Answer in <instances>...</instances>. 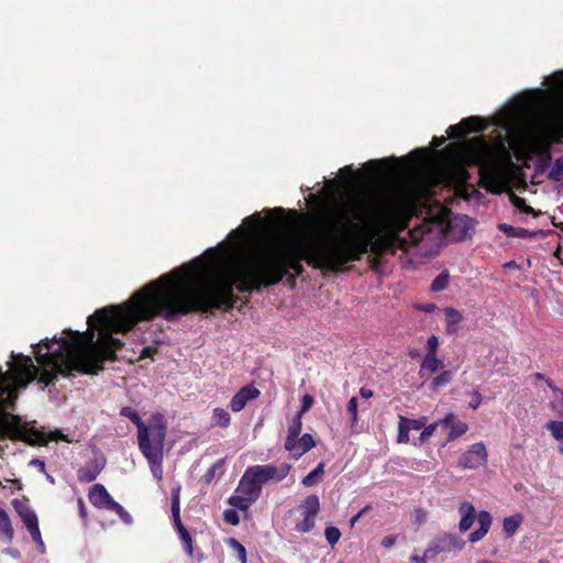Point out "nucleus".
Returning a JSON list of instances; mask_svg holds the SVG:
<instances>
[{"mask_svg":"<svg viewBox=\"0 0 563 563\" xmlns=\"http://www.w3.org/2000/svg\"><path fill=\"white\" fill-rule=\"evenodd\" d=\"M371 173V186L357 197L338 208L327 220L319 240H290L276 250H266L256 242L257 220L245 218L247 231L234 230L229 243L209 249L192 262L148 283L132 298L119 306L102 308L88 317L92 332L65 330L66 336L44 339L32 345L42 367L38 383L45 388L58 375H97L103 362L115 357L122 346L113 333H126L142 320L163 317L175 320L189 311L232 308L236 301L234 288L251 292L262 285H274L284 278L288 268L297 269L299 261L318 268L336 271L354 261L367 239L390 228V180L386 161L372 159L365 165ZM10 371L0 368V408H13L18 390L24 389L38 375L32 358L12 355Z\"/></svg>","mask_w":563,"mask_h":563,"instance_id":"f257e3e1","label":"nucleus"},{"mask_svg":"<svg viewBox=\"0 0 563 563\" xmlns=\"http://www.w3.org/2000/svg\"><path fill=\"white\" fill-rule=\"evenodd\" d=\"M550 90L538 89L522 111L511 110V139L530 132L563 133V70L547 78Z\"/></svg>","mask_w":563,"mask_h":563,"instance_id":"f03ea898","label":"nucleus"},{"mask_svg":"<svg viewBox=\"0 0 563 563\" xmlns=\"http://www.w3.org/2000/svg\"><path fill=\"white\" fill-rule=\"evenodd\" d=\"M472 225V219L467 216L450 214L441 211L435 217L423 219L413 225L402 238L404 245L420 246L423 252L439 246L445 235L461 241L466 238Z\"/></svg>","mask_w":563,"mask_h":563,"instance_id":"7ed1b4c3","label":"nucleus"},{"mask_svg":"<svg viewBox=\"0 0 563 563\" xmlns=\"http://www.w3.org/2000/svg\"><path fill=\"white\" fill-rule=\"evenodd\" d=\"M457 512L460 515L459 530L461 532H466L473 526L475 519L477 518L479 528L470 533L468 541L471 543H476L481 541L488 532L493 519L488 511L482 510L476 514L475 507L468 501H462L457 508Z\"/></svg>","mask_w":563,"mask_h":563,"instance_id":"20e7f679","label":"nucleus"},{"mask_svg":"<svg viewBox=\"0 0 563 563\" xmlns=\"http://www.w3.org/2000/svg\"><path fill=\"white\" fill-rule=\"evenodd\" d=\"M257 477V481L262 483V485L266 484L269 481L280 482L283 481L290 471V464L280 463L276 464H264V465H255L251 466Z\"/></svg>","mask_w":563,"mask_h":563,"instance_id":"39448f33","label":"nucleus"},{"mask_svg":"<svg viewBox=\"0 0 563 563\" xmlns=\"http://www.w3.org/2000/svg\"><path fill=\"white\" fill-rule=\"evenodd\" d=\"M487 463V450L483 442L472 444L460 457L459 466L474 470Z\"/></svg>","mask_w":563,"mask_h":563,"instance_id":"423d86ee","label":"nucleus"},{"mask_svg":"<svg viewBox=\"0 0 563 563\" xmlns=\"http://www.w3.org/2000/svg\"><path fill=\"white\" fill-rule=\"evenodd\" d=\"M7 428L11 438L29 444H35L41 439V434L36 430L29 428L26 423H23L18 416L11 417Z\"/></svg>","mask_w":563,"mask_h":563,"instance_id":"0eeeda50","label":"nucleus"},{"mask_svg":"<svg viewBox=\"0 0 563 563\" xmlns=\"http://www.w3.org/2000/svg\"><path fill=\"white\" fill-rule=\"evenodd\" d=\"M486 125L481 118L471 117L456 125H451L448 133L452 139H461L468 133L484 131Z\"/></svg>","mask_w":563,"mask_h":563,"instance_id":"6e6552de","label":"nucleus"},{"mask_svg":"<svg viewBox=\"0 0 563 563\" xmlns=\"http://www.w3.org/2000/svg\"><path fill=\"white\" fill-rule=\"evenodd\" d=\"M262 483L257 481L252 467H249L242 476L236 493L252 497L256 500L262 493Z\"/></svg>","mask_w":563,"mask_h":563,"instance_id":"1a4fd4ad","label":"nucleus"},{"mask_svg":"<svg viewBox=\"0 0 563 563\" xmlns=\"http://www.w3.org/2000/svg\"><path fill=\"white\" fill-rule=\"evenodd\" d=\"M261 391L252 384L242 387L231 399L230 408L233 412H240L249 401L260 397Z\"/></svg>","mask_w":563,"mask_h":563,"instance_id":"9d476101","label":"nucleus"},{"mask_svg":"<svg viewBox=\"0 0 563 563\" xmlns=\"http://www.w3.org/2000/svg\"><path fill=\"white\" fill-rule=\"evenodd\" d=\"M398 422V442L399 443H408L409 442V432L417 431L424 427L427 423V418L422 417L420 419H409L404 416H399Z\"/></svg>","mask_w":563,"mask_h":563,"instance_id":"9b49d317","label":"nucleus"},{"mask_svg":"<svg viewBox=\"0 0 563 563\" xmlns=\"http://www.w3.org/2000/svg\"><path fill=\"white\" fill-rule=\"evenodd\" d=\"M90 503L101 509L110 510V507L114 504V499L110 496L103 485L95 484L89 492Z\"/></svg>","mask_w":563,"mask_h":563,"instance_id":"f8f14e48","label":"nucleus"},{"mask_svg":"<svg viewBox=\"0 0 563 563\" xmlns=\"http://www.w3.org/2000/svg\"><path fill=\"white\" fill-rule=\"evenodd\" d=\"M12 505L27 530L38 525L36 514L31 509L25 500L13 499Z\"/></svg>","mask_w":563,"mask_h":563,"instance_id":"ddd939ff","label":"nucleus"},{"mask_svg":"<svg viewBox=\"0 0 563 563\" xmlns=\"http://www.w3.org/2000/svg\"><path fill=\"white\" fill-rule=\"evenodd\" d=\"M137 443H139L140 451L146 459H151L152 454H157L159 456H163L164 443H159L156 445V443L152 439H147V435L145 434V430H143L142 432H139Z\"/></svg>","mask_w":563,"mask_h":563,"instance_id":"4468645a","label":"nucleus"},{"mask_svg":"<svg viewBox=\"0 0 563 563\" xmlns=\"http://www.w3.org/2000/svg\"><path fill=\"white\" fill-rule=\"evenodd\" d=\"M440 423L445 428H450L449 440L459 438L467 431V424L456 420L453 413H448L440 420Z\"/></svg>","mask_w":563,"mask_h":563,"instance_id":"2eb2a0df","label":"nucleus"},{"mask_svg":"<svg viewBox=\"0 0 563 563\" xmlns=\"http://www.w3.org/2000/svg\"><path fill=\"white\" fill-rule=\"evenodd\" d=\"M294 448L288 450L294 459H299L310 449H312L316 443L311 434L305 433L301 438H295L292 440Z\"/></svg>","mask_w":563,"mask_h":563,"instance_id":"dca6fc26","label":"nucleus"},{"mask_svg":"<svg viewBox=\"0 0 563 563\" xmlns=\"http://www.w3.org/2000/svg\"><path fill=\"white\" fill-rule=\"evenodd\" d=\"M145 434L147 435V439H152L156 445L164 443L166 426L161 421V419H155L148 426L145 424Z\"/></svg>","mask_w":563,"mask_h":563,"instance_id":"f3484780","label":"nucleus"},{"mask_svg":"<svg viewBox=\"0 0 563 563\" xmlns=\"http://www.w3.org/2000/svg\"><path fill=\"white\" fill-rule=\"evenodd\" d=\"M443 366V361L438 358L437 355H424L420 365L419 376L424 377L427 373L434 374L442 369Z\"/></svg>","mask_w":563,"mask_h":563,"instance_id":"a211bd4d","label":"nucleus"},{"mask_svg":"<svg viewBox=\"0 0 563 563\" xmlns=\"http://www.w3.org/2000/svg\"><path fill=\"white\" fill-rule=\"evenodd\" d=\"M301 417H302L301 412H298L296 415V417H294V419L289 423L288 434H287V438L285 441L286 450H291L294 448L292 440L295 438H298L301 432V428H302Z\"/></svg>","mask_w":563,"mask_h":563,"instance_id":"6ab92c4d","label":"nucleus"},{"mask_svg":"<svg viewBox=\"0 0 563 563\" xmlns=\"http://www.w3.org/2000/svg\"><path fill=\"white\" fill-rule=\"evenodd\" d=\"M498 229L499 231H501L503 233L510 238L532 239L537 235L536 232H531L519 227H512L507 223L498 224Z\"/></svg>","mask_w":563,"mask_h":563,"instance_id":"aec40b11","label":"nucleus"},{"mask_svg":"<svg viewBox=\"0 0 563 563\" xmlns=\"http://www.w3.org/2000/svg\"><path fill=\"white\" fill-rule=\"evenodd\" d=\"M179 490H180V487H177V488L173 489V492H172V517H173L174 526H175L177 532H179V530H181V528H185L180 520Z\"/></svg>","mask_w":563,"mask_h":563,"instance_id":"412c9836","label":"nucleus"},{"mask_svg":"<svg viewBox=\"0 0 563 563\" xmlns=\"http://www.w3.org/2000/svg\"><path fill=\"white\" fill-rule=\"evenodd\" d=\"M444 317L446 322V331L452 333L456 331V325L462 321V314L452 307L444 309Z\"/></svg>","mask_w":563,"mask_h":563,"instance_id":"4be33fe9","label":"nucleus"},{"mask_svg":"<svg viewBox=\"0 0 563 563\" xmlns=\"http://www.w3.org/2000/svg\"><path fill=\"white\" fill-rule=\"evenodd\" d=\"M426 551L427 558H430L431 560H433L441 552H449L441 534L428 544Z\"/></svg>","mask_w":563,"mask_h":563,"instance_id":"5701e85b","label":"nucleus"},{"mask_svg":"<svg viewBox=\"0 0 563 563\" xmlns=\"http://www.w3.org/2000/svg\"><path fill=\"white\" fill-rule=\"evenodd\" d=\"M302 508V515L313 516L316 517L319 508L320 503L317 495H309L301 504Z\"/></svg>","mask_w":563,"mask_h":563,"instance_id":"b1692460","label":"nucleus"},{"mask_svg":"<svg viewBox=\"0 0 563 563\" xmlns=\"http://www.w3.org/2000/svg\"><path fill=\"white\" fill-rule=\"evenodd\" d=\"M231 422L230 413L223 408H214L212 411V423L221 428H228Z\"/></svg>","mask_w":563,"mask_h":563,"instance_id":"393cba45","label":"nucleus"},{"mask_svg":"<svg viewBox=\"0 0 563 563\" xmlns=\"http://www.w3.org/2000/svg\"><path fill=\"white\" fill-rule=\"evenodd\" d=\"M254 501L255 500H253L252 497H249L243 494L234 495L229 498V504L232 507L243 511L247 510Z\"/></svg>","mask_w":563,"mask_h":563,"instance_id":"a878e982","label":"nucleus"},{"mask_svg":"<svg viewBox=\"0 0 563 563\" xmlns=\"http://www.w3.org/2000/svg\"><path fill=\"white\" fill-rule=\"evenodd\" d=\"M151 473L154 476L155 479L162 481L163 478V456H159L157 454H152L151 459H146Z\"/></svg>","mask_w":563,"mask_h":563,"instance_id":"bb28decb","label":"nucleus"},{"mask_svg":"<svg viewBox=\"0 0 563 563\" xmlns=\"http://www.w3.org/2000/svg\"><path fill=\"white\" fill-rule=\"evenodd\" d=\"M324 473V464L319 463L317 467L310 472L308 475H306L301 483L306 487H311L317 484L318 478Z\"/></svg>","mask_w":563,"mask_h":563,"instance_id":"cd10ccee","label":"nucleus"},{"mask_svg":"<svg viewBox=\"0 0 563 563\" xmlns=\"http://www.w3.org/2000/svg\"><path fill=\"white\" fill-rule=\"evenodd\" d=\"M453 376H454L453 371H443L442 373H440L438 376H435L432 379L431 388L433 390H438L440 387H443V386L448 385L449 383H451V380L453 379Z\"/></svg>","mask_w":563,"mask_h":563,"instance_id":"c85d7f7f","label":"nucleus"},{"mask_svg":"<svg viewBox=\"0 0 563 563\" xmlns=\"http://www.w3.org/2000/svg\"><path fill=\"white\" fill-rule=\"evenodd\" d=\"M123 417L129 418L137 428V433L145 430V423L142 421L140 416L131 407H123L120 412Z\"/></svg>","mask_w":563,"mask_h":563,"instance_id":"c756f323","label":"nucleus"},{"mask_svg":"<svg viewBox=\"0 0 563 563\" xmlns=\"http://www.w3.org/2000/svg\"><path fill=\"white\" fill-rule=\"evenodd\" d=\"M0 531H2L4 533V536L7 537V539L9 541L12 540L13 528L11 526L10 518H9L8 514L1 508H0Z\"/></svg>","mask_w":563,"mask_h":563,"instance_id":"7c9ffc66","label":"nucleus"},{"mask_svg":"<svg viewBox=\"0 0 563 563\" xmlns=\"http://www.w3.org/2000/svg\"><path fill=\"white\" fill-rule=\"evenodd\" d=\"M444 542H445V545L448 547V551H452L454 549L456 550H462L465 545V542L460 539L455 534H452V533H443L441 534Z\"/></svg>","mask_w":563,"mask_h":563,"instance_id":"2f4dec72","label":"nucleus"},{"mask_svg":"<svg viewBox=\"0 0 563 563\" xmlns=\"http://www.w3.org/2000/svg\"><path fill=\"white\" fill-rule=\"evenodd\" d=\"M520 522H521V518L518 516H511V517L505 518L504 522H503V529H504L505 533L508 537L512 536L517 531Z\"/></svg>","mask_w":563,"mask_h":563,"instance_id":"473e14b6","label":"nucleus"},{"mask_svg":"<svg viewBox=\"0 0 563 563\" xmlns=\"http://www.w3.org/2000/svg\"><path fill=\"white\" fill-rule=\"evenodd\" d=\"M450 275L448 271L441 272L432 282L431 289L433 291H442L448 287Z\"/></svg>","mask_w":563,"mask_h":563,"instance_id":"72a5a7b5","label":"nucleus"},{"mask_svg":"<svg viewBox=\"0 0 563 563\" xmlns=\"http://www.w3.org/2000/svg\"><path fill=\"white\" fill-rule=\"evenodd\" d=\"M439 426H442V424L440 423V421H439V422L431 423V424H429V426H426V424H424L423 430H422V432L420 433V437H419V439H418V442H415V445H420V444H422V443L427 442V441L432 437L433 432L435 431V429H437Z\"/></svg>","mask_w":563,"mask_h":563,"instance_id":"f704fd0d","label":"nucleus"},{"mask_svg":"<svg viewBox=\"0 0 563 563\" xmlns=\"http://www.w3.org/2000/svg\"><path fill=\"white\" fill-rule=\"evenodd\" d=\"M549 406L556 415L563 417V390L553 395Z\"/></svg>","mask_w":563,"mask_h":563,"instance_id":"c9c22d12","label":"nucleus"},{"mask_svg":"<svg viewBox=\"0 0 563 563\" xmlns=\"http://www.w3.org/2000/svg\"><path fill=\"white\" fill-rule=\"evenodd\" d=\"M547 429L555 440H563V421L551 420L547 423Z\"/></svg>","mask_w":563,"mask_h":563,"instance_id":"e433bc0d","label":"nucleus"},{"mask_svg":"<svg viewBox=\"0 0 563 563\" xmlns=\"http://www.w3.org/2000/svg\"><path fill=\"white\" fill-rule=\"evenodd\" d=\"M110 511L115 512L125 525L133 522L132 516L117 501L110 507Z\"/></svg>","mask_w":563,"mask_h":563,"instance_id":"4c0bfd02","label":"nucleus"},{"mask_svg":"<svg viewBox=\"0 0 563 563\" xmlns=\"http://www.w3.org/2000/svg\"><path fill=\"white\" fill-rule=\"evenodd\" d=\"M303 518L300 522L296 525V530L299 532H309L314 527V518L313 516L302 515Z\"/></svg>","mask_w":563,"mask_h":563,"instance_id":"58836bf2","label":"nucleus"},{"mask_svg":"<svg viewBox=\"0 0 563 563\" xmlns=\"http://www.w3.org/2000/svg\"><path fill=\"white\" fill-rule=\"evenodd\" d=\"M181 542L185 545V551L188 555H192V539L186 528H181L178 532Z\"/></svg>","mask_w":563,"mask_h":563,"instance_id":"ea45409f","label":"nucleus"},{"mask_svg":"<svg viewBox=\"0 0 563 563\" xmlns=\"http://www.w3.org/2000/svg\"><path fill=\"white\" fill-rule=\"evenodd\" d=\"M99 474V471L89 470L82 467L78 471V479L81 482L90 483L93 482Z\"/></svg>","mask_w":563,"mask_h":563,"instance_id":"a19ab883","label":"nucleus"},{"mask_svg":"<svg viewBox=\"0 0 563 563\" xmlns=\"http://www.w3.org/2000/svg\"><path fill=\"white\" fill-rule=\"evenodd\" d=\"M324 536L329 544L334 545L340 540L341 532L338 528L331 526L325 528Z\"/></svg>","mask_w":563,"mask_h":563,"instance_id":"79ce46f5","label":"nucleus"},{"mask_svg":"<svg viewBox=\"0 0 563 563\" xmlns=\"http://www.w3.org/2000/svg\"><path fill=\"white\" fill-rule=\"evenodd\" d=\"M29 532L31 534L32 540L36 543L38 551L41 553H44L45 552V545H44V542L42 540V536H41V531H40L38 525L33 527L32 529H30Z\"/></svg>","mask_w":563,"mask_h":563,"instance_id":"37998d69","label":"nucleus"},{"mask_svg":"<svg viewBox=\"0 0 563 563\" xmlns=\"http://www.w3.org/2000/svg\"><path fill=\"white\" fill-rule=\"evenodd\" d=\"M548 177L555 181H559L563 178V166L560 164L559 159H556L554 165L551 167Z\"/></svg>","mask_w":563,"mask_h":563,"instance_id":"c03bdc74","label":"nucleus"},{"mask_svg":"<svg viewBox=\"0 0 563 563\" xmlns=\"http://www.w3.org/2000/svg\"><path fill=\"white\" fill-rule=\"evenodd\" d=\"M357 402H358L357 398L356 397H352L349 400L347 406H346V410L351 415L352 422H356L357 421Z\"/></svg>","mask_w":563,"mask_h":563,"instance_id":"a18cd8bd","label":"nucleus"},{"mask_svg":"<svg viewBox=\"0 0 563 563\" xmlns=\"http://www.w3.org/2000/svg\"><path fill=\"white\" fill-rule=\"evenodd\" d=\"M230 542H231L232 547L236 550V552L239 554V560L241 561V563H246L247 559H246L245 548L240 542H238L235 539H231Z\"/></svg>","mask_w":563,"mask_h":563,"instance_id":"49530a36","label":"nucleus"},{"mask_svg":"<svg viewBox=\"0 0 563 563\" xmlns=\"http://www.w3.org/2000/svg\"><path fill=\"white\" fill-rule=\"evenodd\" d=\"M439 347V339L435 335H431L427 341V354L426 355H437V350Z\"/></svg>","mask_w":563,"mask_h":563,"instance_id":"de8ad7c7","label":"nucleus"},{"mask_svg":"<svg viewBox=\"0 0 563 563\" xmlns=\"http://www.w3.org/2000/svg\"><path fill=\"white\" fill-rule=\"evenodd\" d=\"M223 516H224V520L230 525L236 526L240 522V517L235 510H232V509L225 510Z\"/></svg>","mask_w":563,"mask_h":563,"instance_id":"09e8293b","label":"nucleus"},{"mask_svg":"<svg viewBox=\"0 0 563 563\" xmlns=\"http://www.w3.org/2000/svg\"><path fill=\"white\" fill-rule=\"evenodd\" d=\"M312 404H313V398L312 396L310 395H305L301 399V410L299 412H301V416L310 410V408L312 407Z\"/></svg>","mask_w":563,"mask_h":563,"instance_id":"8fccbe9b","label":"nucleus"},{"mask_svg":"<svg viewBox=\"0 0 563 563\" xmlns=\"http://www.w3.org/2000/svg\"><path fill=\"white\" fill-rule=\"evenodd\" d=\"M481 402L482 395L479 394V391L475 390L472 395V400L470 401L468 406L475 410L479 407Z\"/></svg>","mask_w":563,"mask_h":563,"instance_id":"3c124183","label":"nucleus"},{"mask_svg":"<svg viewBox=\"0 0 563 563\" xmlns=\"http://www.w3.org/2000/svg\"><path fill=\"white\" fill-rule=\"evenodd\" d=\"M29 465L37 468L41 473H45V463L43 460L33 459L30 461Z\"/></svg>","mask_w":563,"mask_h":563,"instance_id":"603ef678","label":"nucleus"},{"mask_svg":"<svg viewBox=\"0 0 563 563\" xmlns=\"http://www.w3.org/2000/svg\"><path fill=\"white\" fill-rule=\"evenodd\" d=\"M428 560H431V559L427 558V551L426 550H424L423 555L420 556V555L413 554L410 558V562L411 563H426Z\"/></svg>","mask_w":563,"mask_h":563,"instance_id":"864d4df0","label":"nucleus"},{"mask_svg":"<svg viewBox=\"0 0 563 563\" xmlns=\"http://www.w3.org/2000/svg\"><path fill=\"white\" fill-rule=\"evenodd\" d=\"M397 537L396 536H386L382 540V545L384 548H391L396 542Z\"/></svg>","mask_w":563,"mask_h":563,"instance_id":"5fc2aeb1","label":"nucleus"},{"mask_svg":"<svg viewBox=\"0 0 563 563\" xmlns=\"http://www.w3.org/2000/svg\"><path fill=\"white\" fill-rule=\"evenodd\" d=\"M512 203L516 208H518L519 210H522V207L526 206V201L525 199L520 198V197H517V196H514L512 197Z\"/></svg>","mask_w":563,"mask_h":563,"instance_id":"6e6d98bb","label":"nucleus"},{"mask_svg":"<svg viewBox=\"0 0 563 563\" xmlns=\"http://www.w3.org/2000/svg\"><path fill=\"white\" fill-rule=\"evenodd\" d=\"M341 172L345 174L347 181H351L352 178L354 177V170L352 166H345L344 168L341 169Z\"/></svg>","mask_w":563,"mask_h":563,"instance_id":"4d7b16f0","label":"nucleus"},{"mask_svg":"<svg viewBox=\"0 0 563 563\" xmlns=\"http://www.w3.org/2000/svg\"><path fill=\"white\" fill-rule=\"evenodd\" d=\"M367 509L368 507H364L355 516H353L350 520V525L353 527L356 523V521L366 512Z\"/></svg>","mask_w":563,"mask_h":563,"instance_id":"13d9d810","label":"nucleus"},{"mask_svg":"<svg viewBox=\"0 0 563 563\" xmlns=\"http://www.w3.org/2000/svg\"><path fill=\"white\" fill-rule=\"evenodd\" d=\"M360 394L363 398L369 399L373 396V391L368 388L362 387L360 389Z\"/></svg>","mask_w":563,"mask_h":563,"instance_id":"bf43d9fd","label":"nucleus"},{"mask_svg":"<svg viewBox=\"0 0 563 563\" xmlns=\"http://www.w3.org/2000/svg\"><path fill=\"white\" fill-rule=\"evenodd\" d=\"M435 308L437 307L433 303H426V305L419 306V309H421L424 312H432Z\"/></svg>","mask_w":563,"mask_h":563,"instance_id":"052dcab7","label":"nucleus"},{"mask_svg":"<svg viewBox=\"0 0 563 563\" xmlns=\"http://www.w3.org/2000/svg\"><path fill=\"white\" fill-rule=\"evenodd\" d=\"M547 385L549 388L553 391V395L556 394V391H562L563 389L558 388L552 380L545 379Z\"/></svg>","mask_w":563,"mask_h":563,"instance_id":"680f3d73","label":"nucleus"},{"mask_svg":"<svg viewBox=\"0 0 563 563\" xmlns=\"http://www.w3.org/2000/svg\"><path fill=\"white\" fill-rule=\"evenodd\" d=\"M445 143V137L444 136H441V137H434L433 139V146L434 147H438V146H441L442 144Z\"/></svg>","mask_w":563,"mask_h":563,"instance_id":"e2e57ef3","label":"nucleus"},{"mask_svg":"<svg viewBox=\"0 0 563 563\" xmlns=\"http://www.w3.org/2000/svg\"><path fill=\"white\" fill-rule=\"evenodd\" d=\"M217 465H213L206 474L208 481H210L214 476Z\"/></svg>","mask_w":563,"mask_h":563,"instance_id":"0e129e2a","label":"nucleus"},{"mask_svg":"<svg viewBox=\"0 0 563 563\" xmlns=\"http://www.w3.org/2000/svg\"><path fill=\"white\" fill-rule=\"evenodd\" d=\"M521 211H522V212H525V213H527V214H533V216H536L534 210H533L530 206H527V205H526L525 207H522V210H521Z\"/></svg>","mask_w":563,"mask_h":563,"instance_id":"69168bd1","label":"nucleus"},{"mask_svg":"<svg viewBox=\"0 0 563 563\" xmlns=\"http://www.w3.org/2000/svg\"><path fill=\"white\" fill-rule=\"evenodd\" d=\"M141 357H151V347H144L142 350Z\"/></svg>","mask_w":563,"mask_h":563,"instance_id":"338daca9","label":"nucleus"},{"mask_svg":"<svg viewBox=\"0 0 563 563\" xmlns=\"http://www.w3.org/2000/svg\"><path fill=\"white\" fill-rule=\"evenodd\" d=\"M78 504H79V507H80V515L81 517H86V508H85V505H84V501L81 499L78 500Z\"/></svg>","mask_w":563,"mask_h":563,"instance_id":"774afa93","label":"nucleus"}]
</instances>
